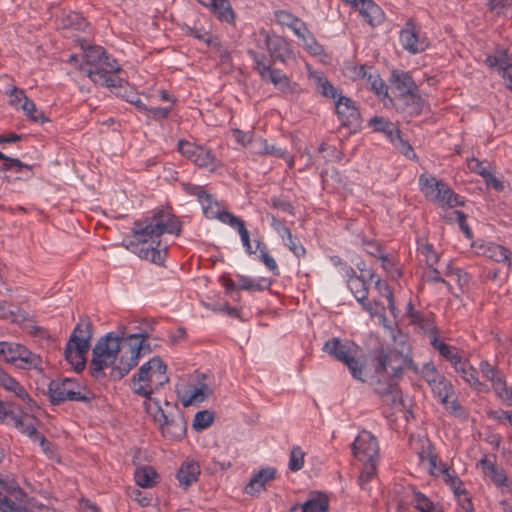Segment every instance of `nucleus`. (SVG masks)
<instances>
[{
	"label": "nucleus",
	"mask_w": 512,
	"mask_h": 512,
	"mask_svg": "<svg viewBox=\"0 0 512 512\" xmlns=\"http://www.w3.org/2000/svg\"><path fill=\"white\" fill-rule=\"evenodd\" d=\"M138 362L136 352L133 353L128 346L125 331L120 335L109 332L102 336L92 349L89 373L93 378L99 379L105 376L104 369L110 367V379L119 381L128 375Z\"/></svg>",
	"instance_id": "obj_1"
},
{
	"label": "nucleus",
	"mask_w": 512,
	"mask_h": 512,
	"mask_svg": "<svg viewBox=\"0 0 512 512\" xmlns=\"http://www.w3.org/2000/svg\"><path fill=\"white\" fill-rule=\"evenodd\" d=\"M181 231L179 218L164 209H158L151 217L136 221L132 232L138 242V256L154 264H162L166 258L167 246L159 238L164 233L179 236Z\"/></svg>",
	"instance_id": "obj_2"
},
{
	"label": "nucleus",
	"mask_w": 512,
	"mask_h": 512,
	"mask_svg": "<svg viewBox=\"0 0 512 512\" xmlns=\"http://www.w3.org/2000/svg\"><path fill=\"white\" fill-rule=\"evenodd\" d=\"M85 64L81 67L95 84L107 88H121L124 82L117 73L121 70L101 46H89L85 51Z\"/></svg>",
	"instance_id": "obj_3"
},
{
	"label": "nucleus",
	"mask_w": 512,
	"mask_h": 512,
	"mask_svg": "<svg viewBox=\"0 0 512 512\" xmlns=\"http://www.w3.org/2000/svg\"><path fill=\"white\" fill-rule=\"evenodd\" d=\"M92 336V322L88 317H81L66 343L64 350L66 361L73 366L77 373L85 369L86 356L90 349Z\"/></svg>",
	"instance_id": "obj_4"
},
{
	"label": "nucleus",
	"mask_w": 512,
	"mask_h": 512,
	"mask_svg": "<svg viewBox=\"0 0 512 512\" xmlns=\"http://www.w3.org/2000/svg\"><path fill=\"white\" fill-rule=\"evenodd\" d=\"M322 351L342 362L354 379L365 381V363L363 357L357 355L358 346L354 342L342 341L338 337H333L324 343Z\"/></svg>",
	"instance_id": "obj_5"
},
{
	"label": "nucleus",
	"mask_w": 512,
	"mask_h": 512,
	"mask_svg": "<svg viewBox=\"0 0 512 512\" xmlns=\"http://www.w3.org/2000/svg\"><path fill=\"white\" fill-rule=\"evenodd\" d=\"M405 362L406 355L397 349L376 348L371 358V364L374 369L372 378H383L398 382L403 376Z\"/></svg>",
	"instance_id": "obj_6"
},
{
	"label": "nucleus",
	"mask_w": 512,
	"mask_h": 512,
	"mask_svg": "<svg viewBox=\"0 0 512 512\" xmlns=\"http://www.w3.org/2000/svg\"><path fill=\"white\" fill-rule=\"evenodd\" d=\"M167 370V365L164 363L161 357L154 356L148 362L141 365L138 371L133 375L131 379L130 388L138 396L145 398L143 403L144 408L150 414H152V403L157 401L152 398L151 395L154 392L151 386L152 377L155 376L156 371Z\"/></svg>",
	"instance_id": "obj_7"
},
{
	"label": "nucleus",
	"mask_w": 512,
	"mask_h": 512,
	"mask_svg": "<svg viewBox=\"0 0 512 512\" xmlns=\"http://www.w3.org/2000/svg\"><path fill=\"white\" fill-rule=\"evenodd\" d=\"M82 390L85 391L86 388L73 378L51 380L48 385L49 401L52 405H59L65 401L90 403L93 396L90 392L82 393Z\"/></svg>",
	"instance_id": "obj_8"
},
{
	"label": "nucleus",
	"mask_w": 512,
	"mask_h": 512,
	"mask_svg": "<svg viewBox=\"0 0 512 512\" xmlns=\"http://www.w3.org/2000/svg\"><path fill=\"white\" fill-rule=\"evenodd\" d=\"M153 417L160 424V430L164 437L169 440H180L184 437L187 430V423L180 411L168 415L160 406L159 401H154Z\"/></svg>",
	"instance_id": "obj_9"
},
{
	"label": "nucleus",
	"mask_w": 512,
	"mask_h": 512,
	"mask_svg": "<svg viewBox=\"0 0 512 512\" xmlns=\"http://www.w3.org/2000/svg\"><path fill=\"white\" fill-rule=\"evenodd\" d=\"M372 385L375 394L378 395L384 405L399 410L406 407L398 382L383 378H372Z\"/></svg>",
	"instance_id": "obj_10"
},
{
	"label": "nucleus",
	"mask_w": 512,
	"mask_h": 512,
	"mask_svg": "<svg viewBox=\"0 0 512 512\" xmlns=\"http://www.w3.org/2000/svg\"><path fill=\"white\" fill-rule=\"evenodd\" d=\"M259 33L264 38V44L272 62L286 63L294 57L291 45L286 38L265 29H261Z\"/></svg>",
	"instance_id": "obj_11"
},
{
	"label": "nucleus",
	"mask_w": 512,
	"mask_h": 512,
	"mask_svg": "<svg viewBox=\"0 0 512 512\" xmlns=\"http://www.w3.org/2000/svg\"><path fill=\"white\" fill-rule=\"evenodd\" d=\"M400 42L403 49L413 55L424 52L430 46L428 38L421 34L412 19H408L401 29Z\"/></svg>",
	"instance_id": "obj_12"
},
{
	"label": "nucleus",
	"mask_w": 512,
	"mask_h": 512,
	"mask_svg": "<svg viewBox=\"0 0 512 512\" xmlns=\"http://www.w3.org/2000/svg\"><path fill=\"white\" fill-rule=\"evenodd\" d=\"M419 187L426 199L436 202L442 207H444L448 195L452 193V189L442 180L425 173L419 176Z\"/></svg>",
	"instance_id": "obj_13"
},
{
	"label": "nucleus",
	"mask_w": 512,
	"mask_h": 512,
	"mask_svg": "<svg viewBox=\"0 0 512 512\" xmlns=\"http://www.w3.org/2000/svg\"><path fill=\"white\" fill-rule=\"evenodd\" d=\"M354 456L361 462L377 461L379 445L376 437L369 431H361L351 445Z\"/></svg>",
	"instance_id": "obj_14"
},
{
	"label": "nucleus",
	"mask_w": 512,
	"mask_h": 512,
	"mask_svg": "<svg viewBox=\"0 0 512 512\" xmlns=\"http://www.w3.org/2000/svg\"><path fill=\"white\" fill-rule=\"evenodd\" d=\"M335 109L342 126L356 131L361 127V114L354 101L346 96H339L335 102Z\"/></svg>",
	"instance_id": "obj_15"
},
{
	"label": "nucleus",
	"mask_w": 512,
	"mask_h": 512,
	"mask_svg": "<svg viewBox=\"0 0 512 512\" xmlns=\"http://www.w3.org/2000/svg\"><path fill=\"white\" fill-rule=\"evenodd\" d=\"M200 465L194 460H185L177 471L176 478L179 485L187 490L192 484L196 483L200 476Z\"/></svg>",
	"instance_id": "obj_16"
},
{
	"label": "nucleus",
	"mask_w": 512,
	"mask_h": 512,
	"mask_svg": "<svg viewBox=\"0 0 512 512\" xmlns=\"http://www.w3.org/2000/svg\"><path fill=\"white\" fill-rule=\"evenodd\" d=\"M389 82L391 87L398 92V97L418 88L410 73L399 69L391 71Z\"/></svg>",
	"instance_id": "obj_17"
},
{
	"label": "nucleus",
	"mask_w": 512,
	"mask_h": 512,
	"mask_svg": "<svg viewBox=\"0 0 512 512\" xmlns=\"http://www.w3.org/2000/svg\"><path fill=\"white\" fill-rule=\"evenodd\" d=\"M455 371L461 375L463 380L479 392L487 390V386L479 381L478 371L468 362L460 359V363L453 365Z\"/></svg>",
	"instance_id": "obj_18"
},
{
	"label": "nucleus",
	"mask_w": 512,
	"mask_h": 512,
	"mask_svg": "<svg viewBox=\"0 0 512 512\" xmlns=\"http://www.w3.org/2000/svg\"><path fill=\"white\" fill-rule=\"evenodd\" d=\"M360 14L365 21L372 27L378 26L384 22L385 14L372 0H360Z\"/></svg>",
	"instance_id": "obj_19"
},
{
	"label": "nucleus",
	"mask_w": 512,
	"mask_h": 512,
	"mask_svg": "<svg viewBox=\"0 0 512 512\" xmlns=\"http://www.w3.org/2000/svg\"><path fill=\"white\" fill-rule=\"evenodd\" d=\"M276 475L275 468H264L261 469L258 473L253 475L248 484L244 488V492L248 495H254L260 491L261 488H264L265 484L273 480Z\"/></svg>",
	"instance_id": "obj_20"
},
{
	"label": "nucleus",
	"mask_w": 512,
	"mask_h": 512,
	"mask_svg": "<svg viewBox=\"0 0 512 512\" xmlns=\"http://www.w3.org/2000/svg\"><path fill=\"white\" fill-rule=\"evenodd\" d=\"M429 386L431 387L433 394L440 399L443 405H447L448 399L454 395L452 383L444 376H441V378H438L437 380H429Z\"/></svg>",
	"instance_id": "obj_21"
},
{
	"label": "nucleus",
	"mask_w": 512,
	"mask_h": 512,
	"mask_svg": "<svg viewBox=\"0 0 512 512\" xmlns=\"http://www.w3.org/2000/svg\"><path fill=\"white\" fill-rule=\"evenodd\" d=\"M399 101L403 103V110L407 111L410 115H419L423 111L424 100L419 94V89L412 90L407 94L399 97Z\"/></svg>",
	"instance_id": "obj_22"
},
{
	"label": "nucleus",
	"mask_w": 512,
	"mask_h": 512,
	"mask_svg": "<svg viewBox=\"0 0 512 512\" xmlns=\"http://www.w3.org/2000/svg\"><path fill=\"white\" fill-rule=\"evenodd\" d=\"M125 338L128 341V346L131 348V351H133V353L136 352L138 360L141 356L146 355L152 351L150 344L146 342V339L148 338L147 333H125Z\"/></svg>",
	"instance_id": "obj_23"
},
{
	"label": "nucleus",
	"mask_w": 512,
	"mask_h": 512,
	"mask_svg": "<svg viewBox=\"0 0 512 512\" xmlns=\"http://www.w3.org/2000/svg\"><path fill=\"white\" fill-rule=\"evenodd\" d=\"M369 126L375 132L383 133L391 142H395L394 136L400 133L399 128L391 121L384 117L374 116L369 120Z\"/></svg>",
	"instance_id": "obj_24"
},
{
	"label": "nucleus",
	"mask_w": 512,
	"mask_h": 512,
	"mask_svg": "<svg viewBox=\"0 0 512 512\" xmlns=\"http://www.w3.org/2000/svg\"><path fill=\"white\" fill-rule=\"evenodd\" d=\"M303 512H328L329 498L325 493L315 492L312 496L301 504Z\"/></svg>",
	"instance_id": "obj_25"
},
{
	"label": "nucleus",
	"mask_w": 512,
	"mask_h": 512,
	"mask_svg": "<svg viewBox=\"0 0 512 512\" xmlns=\"http://www.w3.org/2000/svg\"><path fill=\"white\" fill-rule=\"evenodd\" d=\"M159 478L156 470L149 465L139 467L135 470L134 479L138 486L142 488H151L157 483Z\"/></svg>",
	"instance_id": "obj_26"
},
{
	"label": "nucleus",
	"mask_w": 512,
	"mask_h": 512,
	"mask_svg": "<svg viewBox=\"0 0 512 512\" xmlns=\"http://www.w3.org/2000/svg\"><path fill=\"white\" fill-rule=\"evenodd\" d=\"M483 254L496 262H505L507 263L508 270H510L512 262L510 260V251L499 244L496 243H488L483 250Z\"/></svg>",
	"instance_id": "obj_27"
},
{
	"label": "nucleus",
	"mask_w": 512,
	"mask_h": 512,
	"mask_svg": "<svg viewBox=\"0 0 512 512\" xmlns=\"http://www.w3.org/2000/svg\"><path fill=\"white\" fill-rule=\"evenodd\" d=\"M238 287L242 290L247 291H264L270 288L272 285V280L268 278H259L258 280H253L244 275H238Z\"/></svg>",
	"instance_id": "obj_28"
},
{
	"label": "nucleus",
	"mask_w": 512,
	"mask_h": 512,
	"mask_svg": "<svg viewBox=\"0 0 512 512\" xmlns=\"http://www.w3.org/2000/svg\"><path fill=\"white\" fill-rule=\"evenodd\" d=\"M207 4L212 7L214 13L221 21L228 23L234 21L235 14L229 0H209Z\"/></svg>",
	"instance_id": "obj_29"
},
{
	"label": "nucleus",
	"mask_w": 512,
	"mask_h": 512,
	"mask_svg": "<svg viewBox=\"0 0 512 512\" xmlns=\"http://www.w3.org/2000/svg\"><path fill=\"white\" fill-rule=\"evenodd\" d=\"M348 288L355 296L359 303H363L368 299V287L366 284L365 276L361 274L359 277H351L347 281Z\"/></svg>",
	"instance_id": "obj_30"
},
{
	"label": "nucleus",
	"mask_w": 512,
	"mask_h": 512,
	"mask_svg": "<svg viewBox=\"0 0 512 512\" xmlns=\"http://www.w3.org/2000/svg\"><path fill=\"white\" fill-rule=\"evenodd\" d=\"M14 422L15 426L33 441H39L41 446L47 443L45 436L37 431L33 422H25L20 415L15 418Z\"/></svg>",
	"instance_id": "obj_31"
},
{
	"label": "nucleus",
	"mask_w": 512,
	"mask_h": 512,
	"mask_svg": "<svg viewBox=\"0 0 512 512\" xmlns=\"http://www.w3.org/2000/svg\"><path fill=\"white\" fill-rule=\"evenodd\" d=\"M261 153L282 158L288 164L289 168H292L294 165V158L286 149L281 148L276 144H270L267 140L262 141Z\"/></svg>",
	"instance_id": "obj_32"
},
{
	"label": "nucleus",
	"mask_w": 512,
	"mask_h": 512,
	"mask_svg": "<svg viewBox=\"0 0 512 512\" xmlns=\"http://www.w3.org/2000/svg\"><path fill=\"white\" fill-rule=\"evenodd\" d=\"M411 489L413 494L412 505L419 512H434L439 507L414 486H411Z\"/></svg>",
	"instance_id": "obj_33"
},
{
	"label": "nucleus",
	"mask_w": 512,
	"mask_h": 512,
	"mask_svg": "<svg viewBox=\"0 0 512 512\" xmlns=\"http://www.w3.org/2000/svg\"><path fill=\"white\" fill-rule=\"evenodd\" d=\"M199 157L195 165L200 168H208L210 171H215L218 167L216 157L211 149L200 146Z\"/></svg>",
	"instance_id": "obj_34"
},
{
	"label": "nucleus",
	"mask_w": 512,
	"mask_h": 512,
	"mask_svg": "<svg viewBox=\"0 0 512 512\" xmlns=\"http://www.w3.org/2000/svg\"><path fill=\"white\" fill-rule=\"evenodd\" d=\"M200 203L202 205L203 214L207 219H217L224 210L212 194H208Z\"/></svg>",
	"instance_id": "obj_35"
},
{
	"label": "nucleus",
	"mask_w": 512,
	"mask_h": 512,
	"mask_svg": "<svg viewBox=\"0 0 512 512\" xmlns=\"http://www.w3.org/2000/svg\"><path fill=\"white\" fill-rule=\"evenodd\" d=\"M256 249L259 251V259L265 264V266L272 272L274 276L280 274V270L274 258L269 255L268 249L265 243L262 241H256Z\"/></svg>",
	"instance_id": "obj_36"
},
{
	"label": "nucleus",
	"mask_w": 512,
	"mask_h": 512,
	"mask_svg": "<svg viewBox=\"0 0 512 512\" xmlns=\"http://www.w3.org/2000/svg\"><path fill=\"white\" fill-rule=\"evenodd\" d=\"M21 108L25 112V115L33 122L45 123L49 121L42 111H38L35 103L29 98H25Z\"/></svg>",
	"instance_id": "obj_37"
},
{
	"label": "nucleus",
	"mask_w": 512,
	"mask_h": 512,
	"mask_svg": "<svg viewBox=\"0 0 512 512\" xmlns=\"http://www.w3.org/2000/svg\"><path fill=\"white\" fill-rule=\"evenodd\" d=\"M126 83L125 81L122 83ZM115 90V94L117 96L125 98V100L135 106V108L141 112L145 113L148 110V106L141 101V99L132 91L127 92L123 85L121 88H113Z\"/></svg>",
	"instance_id": "obj_38"
},
{
	"label": "nucleus",
	"mask_w": 512,
	"mask_h": 512,
	"mask_svg": "<svg viewBox=\"0 0 512 512\" xmlns=\"http://www.w3.org/2000/svg\"><path fill=\"white\" fill-rule=\"evenodd\" d=\"M376 464L377 461H366L363 462V469L358 477V484L361 489L366 490L367 484L376 475Z\"/></svg>",
	"instance_id": "obj_39"
},
{
	"label": "nucleus",
	"mask_w": 512,
	"mask_h": 512,
	"mask_svg": "<svg viewBox=\"0 0 512 512\" xmlns=\"http://www.w3.org/2000/svg\"><path fill=\"white\" fill-rule=\"evenodd\" d=\"M211 393L212 391L209 389L208 385L202 383L199 387H194V389L190 391V395L187 399H182L183 406L187 407L194 402H201Z\"/></svg>",
	"instance_id": "obj_40"
},
{
	"label": "nucleus",
	"mask_w": 512,
	"mask_h": 512,
	"mask_svg": "<svg viewBox=\"0 0 512 512\" xmlns=\"http://www.w3.org/2000/svg\"><path fill=\"white\" fill-rule=\"evenodd\" d=\"M23 169H27L32 172V166L23 163L18 158H12L6 155V159L4 163L0 167V172L14 171L16 173H21ZM33 173L30 174L31 177Z\"/></svg>",
	"instance_id": "obj_41"
},
{
	"label": "nucleus",
	"mask_w": 512,
	"mask_h": 512,
	"mask_svg": "<svg viewBox=\"0 0 512 512\" xmlns=\"http://www.w3.org/2000/svg\"><path fill=\"white\" fill-rule=\"evenodd\" d=\"M317 87L319 92L327 98H331L336 102L339 96H342L339 89L334 87L332 83L325 77H318Z\"/></svg>",
	"instance_id": "obj_42"
},
{
	"label": "nucleus",
	"mask_w": 512,
	"mask_h": 512,
	"mask_svg": "<svg viewBox=\"0 0 512 512\" xmlns=\"http://www.w3.org/2000/svg\"><path fill=\"white\" fill-rule=\"evenodd\" d=\"M16 364L20 368H25L27 365L35 364V355L31 353L25 346L17 344L16 348Z\"/></svg>",
	"instance_id": "obj_43"
},
{
	"label": "nucleus",
	"mask_w": 512,
	"mask_h": 512,
	"mask_svg": "<svg viewBox=\"0 0 512 512\" xmlns=\"http://www.w3.org/2000/svg\"><path fill=\"white\" fill-rule=\"evenodd\" d=\"M186 34L192 36L200 41L205 42L208 46H220L219 38L209 34L208 32H202L201 29L187 27Z\"/></svg>",
	"instance_id": "obj_44"
},
{
	"label": "nucleus",
	"mask_w": 512,
	"mask_h": 512,
	"mask_svg": "<svg viewBox=\"0 0 512 512\" xmlns=\"http://www.w3.org/2000/svg\"><path fill=\"white\" fill-rule=\"evenodd\" d=\"M214 420V414L208 410H201L195 414L193 428L200 431L208 428Z\"/></svg>",
	"instance_id": "obj_45"
},
{
	"label": "nucleus",
	"mask_w": 512,
	"mask_h": 512,
	"mask_svg": "<svg viewBox=\"0 0 512 512\" xmlns=\"http://www.w3.org/2000/svg\"><path fill=\"white\" fill-rule=\"evenodd\" d=\"M0 386L14 393L16 396L22 392L24 387L13 377L7 374L4 370L0 373Z\"/></svg>",
	"instance_id": "obj_46"
},
{
	"label": "nucleus",
	"mask_w": 512,
	"mask_h": 512,
	"mask_svg": "<svg viewBox=\"0 0 512 512\" xmlns=\"http://www.w3.org/2000/svg\"><path fill=\"white\" fill-rule=\"evenodd\" d=\"M304 43L305 48L312 55H320L324 52L323 46L320 45L313 34L307 29V33L303 34V36H297Z\"/></svg>",
	"instance_id": "obj_47"
},
{
	"label": "nucleus",
	"mask_w": 512,
	"mask_h": 512,
	"mask_svg": "<svg viewBox=\"0 0 512 512\" xmlns=\"http://www.w3.org/2000/svg\"><path fill=\"white\" fill-rule=\"evenodd\" d=\"M305 453L299 446H294L290 452L289 469L293 472L299 471L304 465Z\"/></svg>",
	"instance_id": "obj_48"
},
{
	"label": "nucleus",
	"mask_w": 512,
	"mask_h": 512,
	"mask_svg": "<svg viewBox=\"0 0 512 512\" xmlns=\"http://www.w3.org/2000/svg\"><path fill=\"white\" fill-rule=\"evenodd\" d=\"M508 62L509 56L505 51H500L499 55H489L485 60L486 65L490 68H496L499 73L504 69L503 66H506Z\"/></svg>",
	"instance_id": "obj_49"
},
{
	"label": "nucleus",
	"mask_w": 512,
	"mask_h": 512,
	"mask_svg": "<svg viewBox=\"0 0 512 512\" xmlns=\"http://www.w3.org/2000/svg\"><path fill=\"white\" fill-rule=\"evenodd\" d=\"M248 55L255 63V70L259 73L263 80H266L267 72H269L271 65H266L263 62L264 55H260L254 50H248Z\"/></svg>",
	"instance_id": "obj_50"
},
{
	"label": "nucleus",
	"mask_w": 512,
	"mask_h": 512,
	"mask_svg": "<svg viewBox=\"0 0 512 512\" xmlns=\"http://www.w3.org/2000/svg\"><path fill=\"white\" fill-rule=\"evenodd\" d=\"M441 472L444 474L445 481H446L447 484L450 485V487L453 490L454 494L457 497H460L461 490L464 489V488H462V486H463L462 481L457 476L452 475L450 473L449 468L446 467V465L443 466V468L441 469Z\"/></svg>",
	"instance_id": "obj_51"
},
{
	"label": "nucleus",
	"mask_w": 512,
	"mask_h": 512,
	"mask_svg": "<svg viewBox=\"0 0 512 512\" xmlns=\"http://www.w3.org/2000/svg\"><path fill=\"white\" fill-rule=\"evenodd\" d=\"M367 83L370 84L371 90L378 96H387V86L378 74H369L367 76Z\"/></svg>",
	"instance_id": "obj_52"
},
{
	"label": "nucleus",
	"mask_w": 512,
	"mask_h": 512,
	"mask_svg": "<svg viewBox=\"0 0 512 512\" xmlns=\"http://www.w3.org/2000/svg\"><path fill=\"white\" fill-rule=\"evenodd\" d=\"M217 219L230 225L233 228H236L238 231L245 227V222L240 217L230 213L225 209L220 213Z\"/></svg>",
	"instance_id": "obj_53"
},
{
	"label": "nucleus",
	"mask_w": 512,
	"mask_h": 512,
	"mask_svg": "<svg viewBox=\"0 0 512 512\" xmlns=\"http://www.w3.org/2000/svg\"><path fill=\"white\" fill-rule=\"evenodd\" d=\"M16 348L17 344L5 342H0V356L4 358V360L11 364H16Z\"/></svg>",
	"instance_id": "obj_54"
},
{
	"label": "nucleus",
	"mask_w": 512,
	"mask_h": 512,
	"mask_svg": "<svg viewBox=\"0 0 512 512\" xmlns=\"http://www.w3.org/2000/svg\"><path fill=\"white\" fill-rule=\"evenodd\" d=\"M172 111V107H152L148 106V110L145 112V114L155 120V121H162L164 119H167Z\"/></svg>",
	"instance_id": "obj_55"
},
{
	"label": "nucleus",
	"mask_w": 512,
	"mask_h": 512,
	"mask_svg": "<svg viewBox=\"0 0 512 512\" xmlns=\"http://www.w3.org/2000/svg\"><path fill=\"white\" fill-rule=\"evenodd\" d=\"M395 142H392L394 146L407 158H411V155L415 157L414 150L408 141L402 138V134L396 133L394 136Z\"/></svg>",
	"instance_id": "obj_56"
},
{
	"label": "nucleus",
	"mask_w": 512,
	"mask_h": 512,
	"mask_svg": "<svg viewBox=\"0 0 512 512\" xmlns=\"http://www.w3.org/2000/svg\"><path fill=\"white\" fill-rule=\"evenodd\" d=\"M418 250L423 254L426 258V263L429 267L434 266L438 260L439 256L437 252L434 250L433 245L429 243L422 244Z\"/></svg>",
	"instance_id": "obj_57"
},
{
	"label": "nucleus",
	"mask_w": 512,
	"mask_h": 512,
	"mask_svg": "<svg viewBox=\"0 0 512 512\" xmlns=\"http://www.w3.org/2000/svg\"><path fill=\"white\" fill-rule=\"evenodd\" d=\"M183 189L187 194L197 197L199 202H202L209 194L202 186L192 183H184Z\"/></svg>",
	"instance_id": "obj_58"
},
{
	"label": "nucleus",
	"mask_w": 512,
	"mask_h": 512,
	"mask_svg": "<svg viewBox=\"0 0 512 512\" xmlns=\"http://www.w3.org/2000/svg\"><path fill=\"white\" fill-rule=\"evenodd\" d=\"M15 409L16 406L12 402L0 401V419L4 420L10 418L14 421L19 415L15 412Z\"/></svg>",
	"instance_id": "obj_59"
},
{
	"label": "nucleus",
	"mask_w": 512,
	"mask_h": 512,
	"mask_svg": "<svg viewBox=\"0 0 512 512\" xmlns=\"http://www.w3.org/2000/svg\"><path fill=\"white\" fill-rule=\"evenodd\" d=\"M285 245L298 258L303 257L306 253L304 246L298 241L297 237L292 236L285 241Z\"/></svg>",
	"instance_id": "obj_60"
},
{
	"label": "nucleus",
	"mask_w": 512,
	"mask_h": 512,
	"mask_svg": "<svg viewBox=\"0 0 512 512\" xmlns=\"http://www.w3.org/2000/svg\"><path fill=\"white\" fill-rule=\"evenodd\" d=\"M440 355L443 356L446 360L450 361L452 365H456L460 363V359L462 358L457 352H455V348L449 346L448 344L441 347Z\"/></svg>",
	"instance_id": "obj_61"
},
{
	"label": "nucleus",
	"mask_w": 512,
	"mask_h": 512,
	"mask_svg": "<svg viewBox=\"0 0 512 512\" xmlns=\"http://www.w3.org/2000/svg\"><path fill=\"white\" fill-rule=\"evenodd\" d=\"M454 214L456 215L457 222L461 231L465 234L467 239H472L473 233L470 227L467 224V216L464 212L455 210Z\"/></svg>",
	"instance_id": "obj_62"
},
{
	"label": "nucleus",
	"mask_w": 512,
	"mask_h": 512,
	"mask_svg": "<svg viewBox=\"0 0 512 512\" xmlns=\"http://www.w3.org/2000/svg\"><path fill=\"white\" fill-rule=\"evenodd\" d=\"M480 371L483 377L489 381L494 380L500 374L499 370L487 361H482L480 363Z\"/></svg>",
	"instance_id": "obj_63"
},
{
	"label": "nucleus",
	"mask_w": 512,
	"mask_h": 512,
	"mask_svg": "<svg viewBox=\"0 0 512 512\" xmlns=\"http://www.w3.org/2000/svg\"><path fill=\"white\" fill-rule=\"evenodd\" d=\"M489 476L497 486H503L507 482L506 473L503 469H499L497 466H491V473Z\"/></svg>",
	"instance_id": "obj_64"
}]
</instances>
